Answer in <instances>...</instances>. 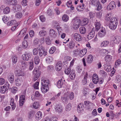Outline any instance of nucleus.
Returning a JSON list of instances; mask_svg holds the SVG:
<instances>
[{
    "instance_id": "58",
    "label": "nucleus",
    "mask_w": 121,
    "mask_h": 121,
    "mask_svg": "<svg viewBox=\"0 0 121 121\" xmlns=\"http://www.w3.org/2000/svg\"><path fill=\"white\" fill-rule=\"evenodd\" d=\"M72 71H73L72 70L71 71V69L70 68H68L65 70L64 72L66 74H69L70 72H71Z\"/></svg>"
},
{
    "instance_id": "62",
    "label": "nucleus",
    "mask_w": 121,
    "mask_h": 121,
    "mask_svg": "<svg viewBox=\"0 0 121 121\" xmlns=\"http://www.w3.org/2000/svg\"><path fill=\"white\" fill-rule=\"evenodd\" d=\"M97 7V10H101L102 8V6L100 4V2H99V4H98L97 6H96Z\"/></svg>"
},
{
    "instance_id": "50",
    "label": "nucleus",
    "mask_w": 121,
    "mask_h": 121,
    "mask_svg": "<svg viewBox=\"0 0 121 121\" xmlns=\"http://www.w3.org/2000/svg\"><path fill=\"white\" fill-rule=\"evenodd\" d=\"M75 46V43L73 41H71L70 42L69 44V48L70 49L73 48Z\"/></svg>"
},
{
    "instance_id": "1",
    "label": "nucleus",
    "mask_w": 121,
    "mask_h": 121,
    "mask_svg": "<svg viewBox=\"0 0 121 121\" xmlns=\"http://www.w3.org/2000/svg\"><path fill=\"white\" fill-rule=\"evenodd\" d=\"M118 24L117 18H115L112 20V21L110 22L109 25L110 28L112 30L115 29Z\"/></svg>"
},
{
    "instance_id": "45",
    "label": "nucleus",
    "mask_w": 121,
    "mask_h": 121,
    "mask_svg": "<svg viewBox=\"0 0 121 121\" xmlns=\"http://www.w3.org/2000/svg\"><path fill=\"white\" fill-rule=\"evenodd\" d=\"M32 106L34 108L37 109L39 108V105L38 102H36L33 103Z\"/></svg>"
},
{
    "instance_id": "56",
    "label": "nucleus",
    "mask_w": 121,
    "mask_h": 121,
    "mask_svg": "<svg viewBox=\"0 0 121 121\" xmlns=\"http://www.w3.org/2000/svg\"><path fill=\"white\" fill-rule=\"evenodd\" d=\"M28 43L26 40L24 41L22 43V46L23 47L25 48H26L28 46Z\"/></svg>"
},
{
    "instance_id": "34",
    "label": "nucleus",
    "mask_w": 121,
    "mask_h": 121,
    "mask_svg": "<svg viewBox=\"0 0 121 121\" xmlns=\"http://www.w3.org/2000/svg\"><path fill=\"white\" fill-rule=\"evenodd\" d=\"M104 68L107 72H109L111 71V67L110 66L108 65L107 64H104Z\"/></svg>"
},
{
    "instance_id": "37",
    "label": "nucleus",
    "mask_w": 121,
    "mask_h": 121,
    "mask_svg": "<svg viewBox=\"0 0 121 121\" xmlns=\"http://www.w3.org/2000/svg\"><path fill=\"white\" fill-rule=\"evenodd\" d=\"M71 108V105L69 103L65 106V111L68 112L69 111Z\"/></svg>"
},
{
    "instance_id": "49",
    "label": "nucleus",
    "mask_w": 121,
    "mask_h": 121,
    "mask_svg": "<svg viewBox=\"0 0 121 121\" xmlns=\"http://www.w3.org/2000/svg\"><path fill=\"white\" fill-rule=\"evenodd\" d=\"M18 91V89L15 87H13L11 88V91L13 93H16Z\"/></svg>"
},
{
    "instance_id": "54",
    "label": "nucleus",
    "mask_w": 121,
    "mask_h": 121,
    "mask_svg": "<svg viewBox=\"0 0 121 121\" xmlns=\"http://www.w3.org/2000/svg\"><path fill=\"white\" fill-rule=\"evenodd\" d=\"M99 73L103 77H105L106 75V73L104 70H100Z\"/></svg>"
},
{
    "instance_id": "41",
    "label": "nucleus",
    "mask_w": 121,
    "mask_h": 121,
    "mask_svg": "<svg viewBox=\"0 0 121 121\" xmlns=\"http://www.w3.org/2000/svg\"><path fill=\"white\" fill-rule=\"evenodd\" d=\"M10 8L9 7H6L3 9V12L4 14H7L10 12Z\"/></svg>"
},
{
    "instance_id": "47",
    "label": "nucleus",
    "mask_w": 121,
    "mask_h": 121,
    "mask_svg": "<svg viewBox=\"0 0 121 121\" xmlns=\"http://www.w3.org/2000/svg\"><path fill=\"white\" fill-rule=\"evenodd\" d=\"M96 30H98L100 28L101 25L99 22H96L95 24Z\"/></svg>"
},
{
    "instance_id": "20",
    "label": "nucleus",
    "mask_w": 121,
    "mask_h": 121,
    "mask_svg": "<svg viewBox=\"0 0 121 121\" xmlns=\"http://www.w3.org/2000/svg\"><path fill=\"white\" fill-rule=\"evenodd\" d=\"M41 81L42 85L44 86H49L50 82L49 80L45 79H42Z\"/></svg>"
},
{
    "instance_id": "19",
    "label": "nucleus",
    "mask_w": 121,
    "mask_h": 121,
    "mask_svg": "<svg viewBox=\"0 0 121 121\" xmlns=\"http://www.w3.org/2000/svg\"><path fill=\"white\" fill-rule=\"evenodd\" d=\"M49 90V86H44L42 85V86L41 87V90L43 93H46Z\"/></svg>"
},
{
    "instance_id": "36",
    "label": "nucleus",
    "mask_w": 121,
    "mask_h": 121,
    "mask_svg": "<svg viewBox=\"0 0 121 121\" xmlns=\"http://www.w3.org/2000/svg\"><path fill=\"white\" fill-rule=\"evenodd\" d=\"M88 74L86 73L84 78L82 81V83L83 85H85L86 84L87 82V78Z\"/></svg>"
},
{
    "instance_id": "52",
    "label": "nucleus",
    "mask_w": 121,
    "mask_h": 121,
    "mask_svg": "<svg viewBox=\"0 0 121 121\" xmlns=\"http://www.w3.org/2000/svg\"><path fill=\"white\" fill-rule=\"evenodd\" d=\"M102 15V12L100 11L96 13V16L97 17L99 18H100Z\"/></svg>"
},
{
    "instance_id": "48",
    "label": "nucleus",
    "mask_w": 121,
    "mask_h": 121,
    "mask_svg": "<svg viewBox=\"0 0 121 121\" xmlns=\"http://www.w3.org/2000/svg\"><path fill=\"white\" fill-rule=\"evenodd\" d=\"M22 9V7L21 5L18 4L15 7V10L16 11H20Z\"/></svg>"
},
{
    "instance_id": "23",
    "label": "nucleus",
    "mask_w": 121,
    "mask_h": 121,
    "mask_svg": "<svg viewBox=\"0 0 121 121\" xmlns=\"http://www.w3.org/2000/svg\"><path fill=\"white\" fill-rule=\"evenodd\" d=\"M121 41V37L118 36H115L113 39V42L115 43L118 44Z\"/></svg>"
},
{
    "instance_id": "63",
    "label": "nucleus",
    "mask_w": 121,
    "mask_h": 121,
    "mask_svg": "<svg viewBox=\"0 0 121 121\" xmlns=\"http://www.w3.org/2000/svg\"><path fill=\"white\" fill-rule=\"evenodd\" d=\"M2 20L4 23H6L9 20V18L7 16H4L2 18Z\"/></svg>"
},
{
    "instance_id": "64",
    "label": "nucleus",
    "mask_w": 121,
    "mask_h": 121,
    "mask_svg": "<svg viewBox=\"0 0 121 121\" xmlns=\"http://www.w3.org/2000/svg\"><path fill=\"white\" fill-rule=\"evenodd\" d=\"M93 104L91 103H90L89 105L87 106L88 109L90 110H91L93 108Z\"/></svg>"
},
{
    "instance_id": "42",
    "label": "nucleus",
    "mask_w": 121,
    "mask_h": 121,
    "mask_svg": "<svg viewBox=\"0 0 121 121\" xmlns=\"http://www.w3.org/2000/svg\"><path fill=\"white\" fill-rule=\"evenodd\" d=\"M62 20L65 22H67L69 20V17L66 14L64 15L62 17Z\"/></svg>"
},
{
    "instance_id": "10",
    "label": "nucleus",
    "mask_w": 121,
    "mask_h": 121,
    "mask_svg": "<svg viewBox=\"0 0 121 121\" xmlns=\"http://www.w3.org/2000/svg\"><path fill=\"white\" fill-rule=\"evenodd\" d=\"M115 17H112L110 13H107L106 15L105 19L107 21H108L110 22L112 21V20L116 18Z\"/></svg>"
},
{
    "instance_id": "3",
    "label": "nucleus",
    "mask_w": 121,
    "mask_h": 121,
    "mask_svg": "<svg viewBox=\"0 0 121 121\" xmlns=\"http://www.w3.org/2000/svg\"><path fill=\"white\" fill-rule=\"evenodd\" d=\"M33 72L34 75V81H35L40 76L41 72L39 71L38 69L35 68Z\"/></svg>"
},
{
    "instance_id": "61",
    "label": "nucleus",
    "mask_w": 121,
    "mask_h": 121,
    "mask_svg": "<svg viewBox=\"0 0 121 121\" xmlns=\"http://www.w3.org/2000/svg\"><path fill=\"white\" fill-rule=\"evenodd\" d=\"M34 67L33 62H32L30 63V66L29 68V69L31 70Z\"/></svg>"
},
{
    "instance_id": "59",
    "label": "nucleus",
    "mask_w": 121,
    "mask_h": 121,
    "mask_svg": "<svg viewBox=\"0 0 121 121\" xmlns=\"http://www.w3.org/2000/svg\"><path fill=\"white\" fill-rule=\"evenodd\" d=\"M45 42L48 45L50 44L51 43V41L49 39V38L48 37L45 39Z\"/></svg>"
},
{
    "instance_id": "24",
    "label": "nucleus",
    "mask_w": 121,
    "mask_h": 121,
    "mask_svg": "<svg viewBox=\"0 0 121 121\" xmlns=\"http://www.w3.org/2000/svg\"><path fill=\"white\" fill-rule=\"evenodd\" d=\"M99 52L101 56H103L105 55L108 54V52L107 50L102 49L100 50Z\"/></svg>"
},
{
    "instance_id": "44",
    "label": "nucleus",
    "mask_w": 121,
    "mask_h": 121,
    "mask_svg": "<svg viewBox=\"0 0 121 121\" xmlns=\"http://www.w3.org/2000/svg\"><path fill=\"white\" fill-rule=\"evenodd\" d=\"M22 66L23 69H25L27 66V62L24 61H22L21 62Z\"/></svg>"
},
{
    "instance_id": "33",
    "label": "nucleus",
    "mask_w": 121,
    "mask_h": 121,
    "mask_svg": "<svg viewBox=\"0 0 121 121\" xmlns=\"http://www.w3.org/2000/svg\"><path fill=\"white\" fill-rule=\"evenodd\" d=\"M10 105L11 106L12 109L14 110L16 107L15 104L14 103V99L11 98L10 101Z\"/></svg>"
},
{
    "instance_id": "31",
    "label": "nucleus",
    "mask_w": 121,
    "mask_h": 121,
    "mask_svg": "<svg viewBox=\"0 0 121 121\" xmlns=\"http://www.w3.org/2000/svg\"><path fill=\"white\" fill-rule=\"evenodd\" d=\"M39 34L40 37H44L46 35L47 32L44 30H41L39 31Z\"/></svg>"
},
{
    "instance_id": "30",
    "label": "nucleus",
    "mask_w": 121,
    "mask_h": 121,
    "mask_svg": "<svg viewBox=\"0 0 121 121\" xmlns=\"http://www.w3.org/2000/svg\"><path fill=\"white\" fill-rule=\"evenodd\" d=\"M63 83V81L62 79L59 80L57 82V86L59 88H61Z\"/></svg>"
},
{
    "instance_id": "60",
    "label": "nucleus",
    "mask_w": 121,
    "mask_h": 121,
    "mask_svg": "<svg viewBox=\"0 0 121 121\" xmlns=\"http://www.w3.org/2000/svg\"><path fill=\"white\" fill-rule=\"evenodd\" d=\"M33 54L34 55H36L38 53V49L37 48H35L33 50Z\"/></svg>"
},
{
    "instance_id": "4",
    "label": "nucleus",
    "mask_w": 121,
    "mask_h": 121,
    "mask_svg": "<svg viewBox=\"0 0 121 121\" xmlns=\"http://www.w3.org/2000/svg\"><path fill=\"white\" fill-rule=\"evenodd\" d=\"M4 2L9 6L16 5L17 3V0H4Z\"/></svg>"
},
{
    "instance_id": "29",
    "label": "nucleus",
    "mask_w": 121,
    "mask_h": 121,
    "mask_svg": "<svg viewBox=\"0 0 121 121\" xmlns=\"http://www.w3.org/2000/svg\"><path fill=\"white\" fill-rule=\"evenodd\" d=\"M112 56L109 55H106L104 57L105 61L106 62H109L112 60Z\"/></svg>"
},
{
    "instance_id": "32",
    "label": "nucleus",
    "mask_w": 121,
    "mask_h": 121,
    "mask_svg": "<svg viewBox=\"0 0 121 121\" xmlns=\"http://www.w3.org/2000/svg\"><path fill=\"white\" fill-rule=\"evenodd\" d=\"M79 31L81 34H84L86 33V29L84 27H81L79 28Z\"/></svg>"
},
{
    "instance_id": "39",
    "label": "nucleus",
    "mask_w": 121,
    "mask_h": 121,
    "mask_svg": "<svg viewBox=\"0 0 121 121\" xmlns=\"http://www.w3.org/2000/svg\"><path fill=\"white\" fill-rule=\"evenodd\" d=\"M53 60V58L51 57L48 56L46 59V61L47 63H50Z\"/></svg>"
},
{
    "instance_id": "51",
    "label": "nucleus",
    "mask_w": 121,
    "mask_h": 121,
    "mask_svg": "<svg viewBox=\"0 0 121 121\" xmlns=\"http://www.w3.org/2000/svg\"><path fill=\"white\" fill-rule=\"evenodd\" d=\"M56 50V47H53L50 49L49 52L50 54H52L55 52Z\"/></svg>"
},
{
    "instance_id": "40",
    "label": "nucleus",
    "mask_w": 121,
    "mask_h": 121,
    "mask_svg": "<svg viewBox=\"0 0 121 121\" xmlns=\"http://www.w3.org/2000/svg\"><path fill=\"white\" fill-rule=\"evenodd\" d=\"M61 99L63 102L65 103H67L68 100V98L66 96L62 97Z\"/></svg>"
},
{
    "instance_id": "11",
    "label": "nucleus",
    "mask_w": 121,
    "mask_h": 121,
    "mask_svg": "<svg viewBox=\"0 0 121 121\" xmlns=\"http://www.w3.org/2000/svg\"><path fill=\"white\" fill-rule=\"evenodd\" d=\"M62 64L61 61L58 62L56 65L55 69L56 71H60L62 69Z\"/></svg>"
},
{
    "instance_id": "2",
    "label": "nucleus",
    "mask_w": 121,
    "mask_h": 121,
    "mask_svg": "<svg viewBox=\"0 0 121 121\" xmlns=\"http://www.w3.org/2000/svg\"><path fill=\"white\" fill-rule=\"evenodd\" d=\"M81 21L79 19L75 20V18L73 19L72 20L73 27L75 30L78 29L80 26Z\"/></svg>"
},
{
    "instance_id": "57",
    "label": "nucleus",
    "mask_w": 121,
    "mask_h": 121,
    "mask_svg": "<svg viewBox=\"0 0 121 121\" xmlns=\"http://www.w3.org/2000/svg\"><path fill=\"white\" fill-rule=\"evenodd\" d=\"M82 23L84 25L87 24L89 22L88 19L87 18H84L82 20Z\"/></svg>"
},
{
    "instance_id": "21",
    "label": "nucleus",
    "mask_w": 121,
    "mask_h": 121,
    "mask_svg": "<svg viewBox=\"0 0 121 121\" xmlns=\"http://www.w3.org/2000/svg\"><path fill=\"white\" fill-rule=\"evenodd\" d=\"M87 51L86 49V48L82 49L80 51L78 55L82 57L86 54Z\"/></svg>"
},
{
    "instance_id": "22",
    "label": "nucleus",
    "mask_w": 121,
    "mask_h": 121,
    "mask_svg": "<svg viewBox=\"0 0 121 121\" xmlns=\"http://www.w3.org/2000/svg\"><path fill=\"white\" fill-rule=\"evenodd\" d=\"M84 108V106L83 104L82 103H80L78 105V113H80L83 110Z\"/></svg>"
},
{
    "instance_id": "28",
    "label": "nucleus",
    "mask_w": 121,
    "mask_h": 121,
    "mask_svg": "<svg viewBox=\"0 0 121 121\" xmlns=\"http://www.w3.org/2000/svg\"><path fill=\"white\" fill-rule=\"evenodd\" d=\"M99 0H92L91 1V4L92 6L95 7L97 6L98 4H99Z\"/></svg>"
},
{
    "instance_id": "8",
    "label": "nucleus",
    "mask_w": 121,
    "mask_h": 121,
    "mask_svg": "<svg viewBox=\"0 0 121 121\" xmlns=\"http://www.w3.org/2000/svg\"><path fill=\"white\" fill-rule=\"evenodd\" d=\"M22 82V78L20 77L16 78L15 81V84L17 86H21Z\"/></svg>"
},
{
    "instance_id": "15",
    "label": "nucleus",
    "mask_w": 121,
    "mask_h": 121,
    "mask_svg": "<svg viewBox=\"0 0 121 121\" xmlns=\"http://www.w3.org/2000/svg\"><path fill=\"white\" fill-rule=\"evenodd\" d=\"M9 81L11 83H13L14 82V77L13 74L10 73L8 77Z\"/></svg>"
},
{
    "instance_id": "27",
    "label": "nucleus",
    "mask_w": 121,
    "mask_h": 121,
    "mask_svg": "<svg viewBox=\"0 0 121 121\" xmlns=\"http://www.w3.org/2000/svg\"><path fill=\"white\" fill-rule=\"evenodd\" d=\"M40 61V59L39 57L38 56H36L34 57V62L36 64H38Z\"/></svg>"
},
{
    "instance_id": "7",
    "label": "nucleus",
    "mask_w": 121,
    "mask_h": 121,
    "mask_svg": "<svg viewBox=\"0 0 121 121\" xmlns=\"http://www.w3.org/2000/svg\"><path fill=\"white\" fill-rule=\"evenodd\" d=\"M72 35L74 39L77 41H80L82 39V37L78 33H73Z\"/></svg>"
},
{
    "instance_id": "13",
    "label": "nucleus",
    "mask_w": 121,
    "mask_h": 121,
    "mask_svg": "<svg viewBox=\"0 0 121 121\" xmlns=\"http://www.w3.org/2000/svg\"><path fill=\"white\" fill-rule=\"evenodd\" d=\"M92 80L93 82L95 84H97L99 81V77L96 74H94L92 77Z\"/></svg>"
},
{
    "instance_id": "43",
    "label": "nucleus",
    "mask_w": 121,
    "mask_h": 121,
    "mask_svg": "<svg viewBox=\"0 0 121 121\" xmlns=\"http://www.w3.org/2000/svg\"><path fill=\"white\" fill-rule=\"evenodd\" d=\"M22 13L20 12H18L16 14L15 17L17 18H20L22 17Z\"/></svg>"
},
{
    "instance_id": "38",
    "label": "nucleus",
    "mask_w": 121,
    "mask_h": 121,
    "mask_svg": "<svg viewBox=\"0 0 121 121\" xmlns=\"http://www.w3.org/2000/svg\"><path fill=\"white\" fill-rule=\"evenodd\" d=\"M27 30V29L26 28H23L19 34L22 35V36H24L26 34Z\"/></svg>"
},
{
    "instance_id": "9",
    "label": "nucleus",
    "mask_w": 121,
    "mask_h": 121,
    "mask_svg": "<svg viewBox=\"0 0 121 121\" xmlns=\"http://www.w3.org/2000/svg\"><path fill=\"white\" fill-rule=\"evenodd\" d=\"M116 8L115 2L113 1L111 2L107 6V8L108 10H111Z\"/></svg>"
},
{
    "instance_id": "35",
    "label": "nucleus",
    "mask_w": 121,
    "mask_h": 121,
    "mask_svg": "<svg viewBox=\"0 0 121 121\" xmlns=\"http://www.w3.org/2000/svg\"><path fill=\"white\" fill-rule=\"evenodd\" d=\"M7 90V89L5 86H3L0 87V91L2 93H4Z\"/></svg>"
},
{
    "instance_id": "25",
    "label": "nucleus",
    "mask_w": 121,
    "mask_h": 121,
    "mask_svg": "<svg viewBox=\"0 0 121 121\" xmlns=\"http://www.w3.org/2000/svg\"><path fill=\"white\" fill-rule=\"evenodd\" d=\"M109 43L108 41L105 40L101 43L100 46L102 47H106L108 46Z\"/></svg>"
},
{
    "instance_id": "53",
    "label": "nucleus",
    "mask_w": 121,
    "mask_h": 121,
    "mask_svg": "<svg viewBox=\"0 0 121 121\" xmlns=\"http://www.w3.org/2000/svg\"><path fill=\"white\" fill-rule=\"evenodd\" d=\"M76 9L79 12L82 11L83 10V7L82 6L81 4L77 6Z\"/></svg>"
},
{
    "instance_id": "6",
    "label": "nucleus",
    "mask_w": 121,
    "mask_h": 121,
    "mask_svg": "<svg viewBox=\"0 0 121 121\" xmlns=\"http://www.w3.org/2000/svg\"><path fill=\"white\" fill-rule=\"evenodd\" d=\"M31 55L30 53L26 52L22 55V59L23 60L28 61L31 58Z\"/></svg>"
},
{
    "instance_id": "26",
    "label": "nucleus",
    "mask_w": 121,
    "mask_h": 121,
    "mask_svg": "<svg viewBox=\"0 0 121 121\" xmlns=\"http://www.w3.org/2000/svg\"><path fill=\"white\" fill-rule=\"evenodd\" d=\"M93 57L91 55H89L88 56L86 62L88 63H91L93 60Z\"/></svg>"
},
{
    "instance_id": "18",
    "label": "nucleus",
    "mask_w": 121,
    "mask_h": 121,
    "mask_svg": "<svg viewBox=\"0 0 121 121\" xmlns=\"http://www.w3.org/2000/svg\"><path fill=\"white\" fill-rule=\"evenodd\" d=\"M42 117V112L39 111L36 113L35 117L36 120L39 121L41 119Z\"/></svg>"
},
{
    "instance_id": "55",
    "label": "nucleus",
    "mask_w": 121,
    "mask_h": 121,
    "mask_svg": "<svg viewBox=\"0 0 121 121\" xmlns=\"http://www.w3.org/2000/svg\"><path fill=\"white\" fill-rule=\"evenodd\" d=\"M12 60L13 62L14 63H16L17 62V56H13L12 57Z\"/></svg>"
},
{
    "instance_id": "17",
    "label": "nucleus",
    "mask_w": 121,
    "mask_h": 121,
    "mask_svg": "<svg viewBox=\"0 0 121 121\" xmlns=\"http://www.w3.org/2000/svg\"><path fill=\"white\" fill-rule=\"evenodd\" d=\"M57 35V33L54 30L51 29L49 31V35L50 36L54 38H55Z\"/></svg>"
},
{
    "instance_id": "5",
    "label": "nucleus",
    "mask_w": 121,
    "mask_h": 121,
    "mask_svg": "<svg viewBox=\"0 0 121 121\" xmlns=\"http://www.w3.org/2000/svg\"><path fill=\"white\" fill-rule=\"evenodd\" d=\"M64 108L60 104H56L55 107V111L58 113H61L63 110Z\"/></svg>"
},
{
    "instance_id": "16",
    "label": "nucleus",
    "mask_w": 121,
    "mask_h": 121,
    "mask_svg": "<svg viewBox=\"0 0 121 121\" xmlns=\"http://www.w3.org/2000/svg\"><path fill=\"white\" fill-rule=\"evenodd\" d=\"M95 31L94 29L93 28L91 31L88 34L87 36V38L91 39L94 37L95 35Z\"/></svg>"
},
{
    "instance_id": "46",
    "label": "nucleus",
    "mask_w": 121,
    "mask_h": 121,
    "mask_svg": "<svg viewBox=\"0 0 121 121\" xmlns=\"http://www.w3.org/2000/svg\"><path fill=\"white\" fill-rule=\"evenodd\" d=\"M69 77L70 79L72 80H73L74 79L75 77V74L73 70V72H71V73L70 74Z\"/></svg>"
},
{
    "instance_id": "12",
    "label": "nucleus",
    "mask_w": 121,
    "mask_h": 121,
    "mask_svg": "<svg viewBox=\"0 0 121 121\" xmlns=\"http://www.w3.org/2000/svg\"><path fill=\"white\" fill-rule=\"evenodd\" d=\"M106 33L105 29L103 27H102L100 32H98V35L101 37H102L105 35Z\"/></svg>"
},
{
    "instance_id": "14",
    "label": "nucleus",
    "mask_w": 121,
    "mask_h": 121,
    "mask_svg": "<svg viewBox=\"0 0 121 121\" xmlns=\"http://www.w3.org/2000/svg\"><path fill=\"white\" fill-rule=\"evenodd\" d=\"M15 73L16 76H23L24 75V72L21 69L16 70Z\"/></svg>"
}]
</instances>
